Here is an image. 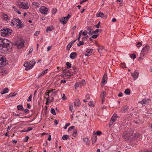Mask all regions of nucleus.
Wrapping results in <instances>:
<instances>
[{"label":"nucleus","mask_w":152,"mask_h":152,"mask_svg":"<svg viewBox=\"0 0 152 152\" xmlns=\"http://www.w3.org/2000/svg\"><path fill=\"white\" fill-rule=\"evenodd\" d=\"M10 41L4 38H0V52H7L10 47Z\"/></svg>","instance_id":"obj_1"},{"label":"nucleus","mask_w":152,"mask_h":152,"mask_svg":"<svg viewBox=\"0 0 152 152\" xmlns=\"http://www.w3.org/2000/svg\"><path fill=\"white\" fill-rule=\"evenodd\" d=\"M12 23L15 28H18L23 27L24 25L21 23V21L19 19L14 18L12 21Z\"/></svg>","instance_id":"obj_2"},{"label":"nucleus","mask_w":152,"mask_h":152,"mask_svg":"<svg viewBox=\"0 0 152 152\" xmlns=\"http://www.w3.org/2000/svg\"><path fill=\"white\" fill-rule=\"evenodd\" d=\"M12 31L8 28H4L1 30V35L4 37L10 36L11 35Z\"/></svg>","instance_id":"obj_3"},{"label":"nucleus","mask_w":152,"mask_h":152,"mask_svg":"<svg viewBox=\"0 0 152 152\" xmlns=\"http://www.w3.org/2000/svg\"><path fill=\"white\" fill-rule=\"evenodd\" d=\"M36 63L35 61L34 60H32L29 63L26 62L24 64V66L25 67H26L25 70H28L33 67Z\"/></svg>","instance_id":"obj_4"},{"label":"nucleus","mask_w":152,"mask_h":152,"mask_svg":"<svg viewBox=\"0 0 152 152\" xmlns=\"http://www.w3.org/2000/svg\"><path fill=\"white\" fill-rule=\"evenodd\" d=\"M18 6L20 8L24 10H27L29 8V4L27 2H19L18 3Z\"/></svg>","instance_id":"obj_5"},{"label":"nucleus","mask_w":152,"mask_h":152,"mask_svg":"<svg viewBox=\"0 0 152 152\" xmlns=\"http://www.w3.org/2000/svg\"><path fill=\"white\" fill-rule=\"evenodd\" d=\"M55 89H52L50 90H48L46 92V95L47 97H49L50 99H52L53 98V100L54 99L53 96L57 93V92L56 91H55Z\"/></svg>","instance_id":"obj_6"},{"label":"nucleus","mask_w":152,"mask_h":152,"mask_svg":"<svg viewBox=\"0 0 152 152\" xmlns=\"http://www.w3.org/2000/svg\"><path fill=\"white\" fill-rule=\"evenodd\" d=\"M149 50L150 46L148 45L147 44L142 48L141 53V56L144 57L145 54L148 53Z\"/></svg>","instance_id":"obj_7"},{"label":"nucleus","mask_w":152,"mask_h":152,"mask_svg":"<svg viewBox=\"0 0 152 152\" xmlns=\"http://www.w3.org/2000/svg\"><path fill=\"white\" fill-rule=\"evenodd\" d=\"M86 84L84 80H83L80 82L76 83L75 85V88L76 89L78 87H81L84 86Z\"/></svg>","instance_id":"obj_8"},{"label":"nucleus","mask_w":152,"mask_h":152,"mask_svg":"<svg viewBox=\"0 0 152 152\" xmlns=\"http://www.w3.org/2000/svg\"><path fill=\"white\" fill-rule=\"evenodd\" d=\"M71 15L68 14L66 17L61 18L60 21L64 24H66L68 20L70 18Z\"/></svg>","instance_id":"obj_9"},{"label":"nucleus","mask_w":152,"mask_h":152,"mask_svg":"<svg viewBox=\"0 0 152 152\" xmlns=\"http://www.w3.org/2000/svg\"><path fill=\"white\" fill-rule=\"evenodd\" d=\"M117 115L116 114H114L112 117H111L110 121L109 126L110 127L114 123L117 119Z\"/></svg>","instance_id":"obj_10"},{"label":"nucleus","mask_w":152,"mask_h":152,"mask_svg":"<svg viewBox=\"0 0 152 152\" xmlns=\"http://www.w3.org/2000/svg\"><path fill=\"white\" fill-rule=\"evenodd\" d=\"M40 12L42 14H46L48 11V8L45 6H42L39 8Z\"/></svg>","instance_id":"obj_11"},{"label":"nucleus","mask_w":152,"mask_h":152,"mask_svg":"<svg viewBox=\"0 0 152 152\" xmlns=\"http://www.w3.org/2000/svg\"><path fill=\"white\" fill-rule=\"evenodd\" d=\"M132 134H132L128 132H124L123 134V137L124 139L127 140L129 139V137L131 136Z\"/></svg>","instance_id":"obj_12"},{"label":"nucleus","mask_w":152,"mask_h":152,"mask_svg":"<svg viewBox=\"0 0 152 152\" xmlns=\"http://www.w3.org/2000/svg\"><path fill=\"white\" fill-rule=\"evenodd\" d=\"M23 42L21 41H19L16 42L15 45L18 48H20L24 46Z\"/></svg>","instance_id":"obj_13"},{"label":"nucleus","mask_w":152,"mask_h":152,"mask_svg":"<svg viewBox=\"0 0 152 152\" xmlns=\"http://www.w3.org/2000/svg\"><path fill=\"white\" fill-rule=\"evenodd\" d=\"M137 113H136V114L134 113V118L135 119H137L136 120H134V122L136 124H139L141 122L139 119H137V118H139V115H138L137 116V115L136 114Z\"/></svg>","instance_id":"obj_14"},{"label":"nucleus","mask_w":152,"mask_h":152,"mask_svg":"<svg viewBox=\"0 0 152 152\" xmlns=\"http://www.w3.org/2000/svg\"><path fill=\"white\" fill-rule=\"evenodd\" d=\"M151 101V100L150 99H145L142 100V101H140L139 102V104H145L147 103H148L149 102Z\"/></svg>","instance_id":"obj_15"},{"label":"nucleus","mask_w":152,"mask_h":152,"mask_svg":"<svg viewBox=\"0 0 152 152\" xmlns=\"http://www.w3.org/2000/svg\"><path fill=\"white\" fill-rule=\"evenodd\" d=\"M96 16L98 17H101L103 18H106L107 17V16L105 15L104 14L101 12L97 13L96 14Z\"/></svg>","instance_id":"obj_16"},{"label":"nucleus","mask_w":152,"mask_h":152,"mask_svg":"<svg viewBox=\"0 0 152 152\" xmlns=\"http://www.w3.org/2000/svg\"><path fill=\"white\" fill-rule=\"evenodd\" d=\"M107 80V76L106 75H104L102 80L101 83L103 84H105Z\"/></svg>","instance_id":"obj_17"},{"label":"nucleus","mask_w":152,"mask_h":152,"mask_svg":"<svg viewBox=\"0 0 152 152\" xmlns=\"http://www.w3.org/2000/svg\"><path fill=\"white\" fill-rule=\"evenodd\" d=\"M77 56V53L76 52H73L71 53L70 55V58L72 59H75Z\"/></svg>","instance_id":"obj_18"},{"label":"nucleus","mask_w":152,"mask_h":152,"mask_svg":"<svg viewBox=\"0 0 152 152\" xmlns=\"http://www.w3.org/2000/svg\"><path fill=\"white\" fill-rule=\"evenodd\" d=\"M17 94V93L15 92L10 93L7 96L6 98L9 99L10 97H14Z\"/></svg>","instance_id":"obj_19"},{"label":"nucleus","mask_w":152,"mask_h":152,"mask_svg":"<svg viewBox=\"0 0 152 152\" xmlns=\"http://www.w3.org/2000/svg\"><path fill=\"white\" fill-rule=\"evenodd\" d=\"M139 73L137 71L135 70L134 73V80H135L139 76Z\"/></svg>","instance_id":"obj_20"},{"label":"nucleus","mask_w":152,"mask_h":152,"mask_svg":"<svg viewBox=\"0 0 152 152\" xmlns=\"http://www.w3.org/2000/svg\"><path fill=\"white\" fill-rule=\"evenodd\" d=\"M152 113L149 112L148 111H146L145 113V117L147 118H149L151 117Z\"/></svg>","instance_id":"obj_21"},{"label":"nucleus","mask_w":152,"mask_h":152,"mask_svg":"<svg viewBox=\"0 0 152 152\" xmlns=\"http://www.w3.org/2000/svg\"><path fill=\"white\" fill-rule=\"evenodd\" d=\"M45 98L47 100V102L46 103V105L48 104V103H50L53 101V97L52 98V99H50L49 97H47V96H45Z\"/></svg>","instance_id":"obj_22"},{"label":"nucleus","mask_w":152,"mask_h":152,"mask_svg":"<svg viewBox=\"0 0 152 152\" xmlns=\"http://www.w3.org/2000/svg\"><path fill=\"white\" fill-rule=\"evenodd\" d=\"M74 104L76 106H79L80 105V102L79 99L75 100L74 102Z\"/></svg>","instance_id":"obj_23"},{"label":"nucleus","mask_w":152,"mask_h":152,"mask_svg":"<svg viewBox=\"0 0 152 152\" xmlns=\"http://www.w3.org/2000/svg\"><path fill=\"white\" fill-rule=\"evenodd\" d=\"M9 90L7 88H5L2 91H1V94L3 95L8 92Z\"/></svg>","instance_id":"obj_24"},{"label":"nucleus","mask_w":152,"mask_h":152,"mask_svg":"<svg viewBox=\"0 0 152 152\" xmlns=\"http://www.w3.org/2000/svg\"><path fill=\"white\" fill-rule=\"evenodd\" d=\"M97 136L96 135H94L91 138L92 143L94 144L95 143L97 140Z\"/></svg>","instance_id":"obj_25"},{"label":"nucleus","mask_w":152,"mask_h":152,"mask_svg":"<svg viewBox=\"0 0 152 152\" xmlns=\"http://www.w3.org/2000/svg\"><path fill=\"white\" fill-rule=\"evenodd\" d=\"M32 5L34 7H38L40 6L39 4L35 2H33L32 3Z\"/></svg>","instance_id":"obj_26"},{"label":"nucleus","mask_w":152,"mask_h":152,"mask_svg":"<svg viewBox=\"0 0 152 152\" xmlns=\"http://www.w3.org/2000/svg\"><path fill=\"white\" fill-rule=\"evenodd\" d=\"M63 73V75L64 77H66L67 78H69L70 77L71 75L69 72H66V73H65L64 72Z\"/></svg>","instance_id":"obj_27"},{"label":"nucleus","mask_w":152,"mask_h":152,"mask_svg":"<svg viewBox=\"0 0 152 152\" xmlns=\"http://www.w3.org/2000/svg\"><path fill=\"white\" fill-rule=\"evenodd\" d=\"M54 29V27H53V26L48 27H47V29L46 30V31L48 32V31H50L53 30Z\"/></svg>","instance_id":"obj_28"},{"label":"nucleus","mask_w":152,"mask_h":152,"mask_svg":"<svg viewBox=\"0 0 152 152\" xmlns=\"http://www.w3.org/2000/svg\"><path fill=\"white\" fill-rule=\"evenodd\" d=\"M129 109V107L127 106L124 107L122 110V112L123 113H124L127 111Z\"/></svg>","instance_id":"obj_29"},{"label":"nucleus","mask_w":152,"mask_h":152,"mask_svg":"<svg viewBox=\"0 0 152 152\" xmlns=\"http://www.w3.org/2000/svg\"><path fill=\"white\" fill-rule=\"evenodd\" d=\"M0 61L4 63L6 62L5 58L1 55H0Z\"/></svg>","instance_id":"obj_30"},{"label":"nucleus","mask_w":152,"mask_h":152,"mask_svg":"<svg viewBox=\"0 0 152 152\" xmlns=\"http://www.w3.org/2000/svg\"><path fill=\"white\" fill-rule=\"evenodd\" d=\"M72 45H73V43L72 42H70L69 43V44H68V45H67V46L66 50H69L70 49V48L72 47Z\"/></svg>","instance_id":"obj_31"},{"label":"nucleus","mask_w":152,"mask_h":152,"mask_svg":"<svg viewBox=\"0 0 152 152\" xmlns=\"http://www.w3.org/2000/svg\"><path fill=\"white\" fill-rule=\"evenodd\" d=\"M17 108L18 110H23V106L22 105L19 104L17 106Z\"/></svg>","instance_id":"obj_32"},{"label":"nucleus","mask_w":152,"mask_h":152,"mask_svg":"<svg viewBox=\"0 0 152 152\" xmlns=\"http://www.w3.org/2000/svg\"><path fill=\"white\" fill-rule=\"evenodd\" d=\"M69 109L71 112H73L75 110L73 107V104H71L69 105Z\"/></svg>","instance_id":"obj_33"},{"label":"nucleus","mask_w":152,"mask_h":152,"mask_svg":"<svg viewBox=\"0 0 152 152\" xmlns=\"http://www.w3.org/2000/svg\"><path fill=\"white\" fill-rule=\"evenodd\" d=\"M106 94L105 92L103 91L102 92L101 94V97L102 98H105V97L106 96Z\"/></svg>","instance_id":"obj_34"},{"label":"nucleus","mask_w":152,"mask_h":152,"mask_svg":"<svg viewBox=\"0 0 152 152\" xmlns=\"http://www.w3.org/2000/svg\"><path fill=\"white\" fill-rule=\"evenodd\" d=\"M104 49V47H103L102 46H101L99 47L97 49H98V52L99 53H101L102 52V50H103V49Z\"/></svg>","instance_id":"obj_35"},{"label":"nucleus","mask_w":152,"mask_h":152,"mask_svg":"<svg viewBox=\"0 0 152 152\" xmlns=\"http://www.w3.org/2000/svg\"><path fill=\"white\" fill-rule=\"evenodd\" d=\"M139 135L138 133H136L134 135V140L136 139L139 137Z\"/></svg>","instance_id":"obj_36"},{"label":"nucleus","mask_w":152,"mask_h":152,"mask_svg":"<svg viewBox=\"0 0 152 152\" xmlns=\"http://www.w3.org/2000/svg\"><path fill=\"white\" fill-rule=\"evenodd\" d=\"M130 93V91L129 89H126L124 93L127 95H129Z\"/></svg>","instance_id":"obj_37"},{"label":"nucleus","mask_w":152,"mask_h":152,"mask_svg":"<svg viewBox=\"0 0 152 152\" xmlns=\"http://www.w3.org/2000/svg\"><path fill=\"white\" fill-rule=\"evenodd\" d=\"M73 136L75 137L77 136V131L76 130H74L73 132V133L72 134Z\"/></svg>","instance_id":"obj_38"},{"label":"nucleus","mask_w":152,"mask_h":152,"mask_svg":"<svg viewBox=\"0 0 152 152\" xmlns=\"http://www.w3.org/2000/svg\"><path fill=\"white\" fill-rule=\"evenodd\" d=\"M83 140L87 144H89L90 141L87 138H84Z\"/></svg>","instance_id":"obj_39"},{"label":"nucleus","mask_w":152,"mask_h":152,"mask_svg":"<svg viewBox=\"0 0 152 152\" xmlns=\"http://www.w3.org/2000/svg\"><path fill=\"white\" fill-rule=\"evenodd\" d=\"M69 137V136L67 135H63L62 137V139L63 140H67Z\"/></svg>","instance_id":"obj_40"},{"label":"nucleus","mask_w":152,"mask_h":152,"mask_svg":"<svg viewBox=\"0 0 152 152\" xmlns=\"http://www.w3.org/2000/svg\"><path fill=\"white\" fill-rule=\"evenodd\" d=\"M50 112L53 115H56V113L55 112V110L53 108H51L50 109Z\"/></svg>","instance_id":"obj_41"},{"label":"nucleus","mask_w":152,"mask_h":152,"mask_svg":"<svg viewBox=\"0 0 152 152\" xmlns=\"http://www.w3.org/2000/svg\"><path fill=\"white\" fill-rule=\"evenodd\" d=\"M73 71L72 72L73 73H76L78 71V69L75 67H73Z\"/></svg>","instance_id":"obj_42"},{"label":"nucleus","mask_w":152,"mask_h":152,"mask_svg":"<svg viewBox=\"0 0 152 152\" xmlns=\"http://www.w3.org/2000/svg\"><path fill=\"white\" fill-rule=\"evenodd\" d=\"M13 8L14 9L15 12H17L18 14H21L20 12L16 9V7L15 6L13 7Z\"/></svg>","instance_id":"obj_43"},{"label":"nucleus","mask_w":152,"mask_h":152,"mask_svg":"<svg viewBox=\"0 0 152 152\" xmlns=\"http://www.w3.org/2000/svg\"><path fill=\"white\" fill-rule=\"evenodd\" d=\"M93 51V50L92 49H88L87 50L86 52L87 53H89L90 54L92 53Z\"/></svg>","instance_id":"obj_44"},{"label":"nucleus","mask_w":152,"mask_h":152,"mask_svg":"<svg viewBox=\"0 0 152 152\" xmlns=\"http://www.w3.org/2000/svg\"><path fill=\"white\" fill-rule=\"evenodd\" d=\"M83 40L82 41H79V43H77V45L78 46H80L81 45H83L84 44V43H83Z\"/></svg>","instance_id":"obj_45"},{"label":"nucleus","mask_w":152,"mask_h":152,"mask_svg":"<svg viewBox=\"0 0 152 152\" xmlns=\"http://www.w3.org/2000/svg\"><path fill=\"white\" fill-rule=\"evenodd\" d=\"M88 104L90 107H94V105L93 104V102L92 101H90L88 103Z\"/></svg>","instance_id":"obj_46"},{"label":"nucleus","mask_w":152,"mask_h":152,"mask_svg":"<svg viewBox=\"0 0 152 152\" xmlns=\"http://www.w3.org/2000/svg\"><path fill=\"white\" fill-rule=\"evenodd\" d=\"M57 9L56 8L54 7L52 9V14H54L56 12Z\"/></svg>","instance_id":"obj_47"},{"label":"nucleus","mask_w":152,"mask_h":152,"mask_svg":"<svg viewBox=\"0 0 152 152\" xmlns=\"http://www.w3.org/2000/svg\"><path fill=\"white\" fill-rule=\"evenodd\" d=\"M75 126H72L71 127H70L68 129V132H69V131H72V129H74Z\"/></svg>","instance_id":"obj_48"},{"label":"nucleus","mask_w":152,"mask_h":152,"mask_svg":"<svg viewBox=\"0 0 152 152\" xmlns=\"http://www.w3.org/2000/svg\"><path fill=\"white\" fill-rule=\"evenodd\" d=\"M82 30L80 31V32H79V37H78V38L77 39V40L79 41H80V37H81V34L82 33Z\"/></svg>","instance_id":"obj_49"},{"label":"nucleus","mask_w":152,"mask_h":152,"mask_svg":"<svg viewBox=\"0 0 152 152\" xmlns=\"http://www.w3.org/2000/svg\"><path fill=\"white\" fill-rule=\"evenodd\" d=\"M62 99L64 100H66L67 99L66 97V96L65 94H64L62 95Z\"/></svg>","instance_id":"obj_50"},{"label":"nucleus","mask_w":152,"mask_h":152,"mask_svg":"<svg viewBox=\"0 0 152 152\" xmlns=\"http://www.w3.org/2000/svg\"><path fill=\"white\" fill-rule=\"evenodd\" d=\"M5 65V63L3 62L0 61V67H1L2 66H4Z\"/></svg>","instance_id":"obj_51"},{"label":"nucleus","mask_w":152,"mask_h":152,"mask_svg":"<svg viewBox=\"0 0 152 152\" xmlns=\"http://www.w3.org/2000/svg\"><path fill=\"white\" fill-rule=\"evenodd\" d=\"M70 124L69 123H66L65 125L64 126V129H66L67 128V127L70 125Z\"/></svg>","instance_id":"obj_52"},{"label":"nucleus","mask_w":152,"mask_h":152,"mask_svg":"<svg viewBox=\"0 0 152 152\" xmlns=\"http://www.w3.org/2000/svg\"><path fill=\"white\" fill-rule=\"evenodd\" d=\"M94 33V32L92 30H91L88 32L87 34H88L90 35H91Z\"/></svg>","instance_id":"obj_53"},{"label":"nucleus","mask_w":152,"mask_h":152,"mask_svg":"<svg viewBox=\"0 0 152 152\" xmlns=\"http://www.w3.org/2000/svg\"><path fill=\"white\" fill-rule=\"evenodd\" d=\"M88 33V31H84L83 32H82V34L83 36H86L87 34Z\"/></svg>","instance_id":"obj_54"},{"label":"nucleus","mask_w":152,"mask_h":152,"mask_svg":"<svg viewBox=\"0 0 152 152\" xmlns=\"http://www.w3.org/2000/svg\"><path fill=\"white\" fill-rule=\"evenodd\" d=\"M4 18L6 20H7L8 19V16L6 14H4L3 15V16Z\"/></svg>","instance_id":"obj_55"},{"label":"nucleus","mask_w":152,"mask_h":152,"mask_svg":"<svg viewBox=\"0 0 152 152\" xmlns=\"http://www.w3.org/2000/svg\"><path fill=\"white\" fill-rule=\"evenodd\" d=\"M66 64L67 66L69 67V68H70L71 67V64L69 62H67Z\"/></svg>","instance_id":"obj_56"},{"label":"nucleus","mask_w":152,"mask_h":152,"mask_svg":"<svg viewBox=\"0 0 152 152\" xmlns=\"http://www.w3.org/2000/svg\"><path fill=\"white\" fill-rule=\"evenodd\" d=\"M121 66L123 68H126V65L125 63H122L121 64Z\"/></svg>","instance_id":"obj_57"},{"label":"nucleus","mask_w":152,"mask_h":152,"mask_svg":"<svg viewBox=\"0 0 152 152\" xmlns=\"http://www.w3.org/2000/svg\"><path fill=\"white\" fill-rule=\"evenodd\" d=\"M142 45V43L140 42H138L137 44L136 45L137 46V47H140Z\"/></svg>","instance_id":"obj_58"},{"label":"nucleus","mask_w":152,"mask_h":152,"mask_svg":"<svg viewBox=\"0 0 152 152\" xmlns=\"http://www.w3.org/2000/svg\"><path fill=\"white\" fill-rule=\"evenodd\" d=\"M102 134V132L101 131H98L96 132V134L97 135H99Z\"/></svg>","instance_id":"obj_59"},{"label":"nucleus","mask_w":152,"mask_h":152,"mask_svg":"<svg viewBox=\"0 0 152 152\" xmlns=\"http://www.w3.org/2000/svg\"><path fill=\"white\" fill-rule=\"evenodd\" d=\"M31 98H32V96L31 95H30L28 97V99L27 101L28 102H30L31 101Z\"/></svg>","instance_id":"obj_60"},{"label":"nucleus","mask_w":152,"mask_h":152,"mask_svg":"<svg viewBox=\"0 0 152 152\" xmlns=\"http://www.w3.org/2000/svg\"><path fill=\"white\" fill-rule=\"evenodd\" d=\"M98 35L96 34H94L92 35L91 37V38L93 39H96Z\"/></svg>","instance_id":"obj_61"},{"label":"nucleus","mask_w":152,"mask_h":152,"mask_svg":"<svg viewBox=\"0 0 152 152\" xmlns=\"http://www.w3.org/2000/svg\"><path fill=\"white\" fill-rule=\"evenodd\" d=\"M39 31H37L35 32L34 35L35 36H37L39 35Z\"/></svg>","instance_id":"obj_62"},{"label":"nucleus","mask_w":152,"mask_h":152,"mask_svg":"<svg viewBox=\"0 0 152 152\" xmlns=\"http://www.w3.org/2000/svg\"><path fill=\"white\" fill-rule=\"evenodd\" d=\"M24 112L25 113H29V111L27 109H25L24 110Z\"/></svg>","instance_id":"obj_63"},{"label":"nucleus","mask_w":152,"mask_h":152,"mask_svg":"<svg viewBox=\"0 0 152 152\" xmlns=\"http://www.w3.org/2000/svg\"><path fill=\"white\" fill-rule=\"evenodd\" d=\"M48 69H46L43 72L44 73V74H46L48 73Z\"/></svg>","instance_id":"obj_64"}]
</instances>
